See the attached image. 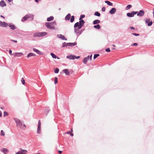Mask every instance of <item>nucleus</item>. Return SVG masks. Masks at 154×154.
<instances>
[{
	"label": "nucleus",
	"mask_w": 154,
	"mask_h": 154,
	"mask_svg": "<svg viewBox=\"0 0 154 154\" xmlns=\"http://www.w3.org/2000/svg\"><path fill=\"white\" fill-rule=\"evenodd\" d=\"M46 27L50 29L55 30V26L57 25V23L55 21H54L51 22H47L45 24Z\"/></svg>",
	"instance_id": "obj_1"
},
{
	"label": "nucleus",
	"mask_w": 154,
	"mask_h": 154,
	"mask_svg": "<svg viewBox=\"0 0 154 154\" xmlns=\"http://www.w3.org/2000/svg\"><path fill=\"white\" fill-rule=\"evenodd\" d=\"M85 22L83 20H79V22H76L74 25V28L78 27V29H80L84 25Z\"/></svg>",
	"instance_id": "obj_2"
},
{
	"label": "nucleus",
	"mask_w": 154,
	"mask_h": 154,
	"mask_svg": "<svg viewBox=\"0 0 154 154\" xmlns=\"http://www.w3.org/2000/svg\"><path fill=\"white\" fill-rule=\"evenodd\" d=\"M14 120L16 122L17 126H19L21 129H23L22 125L24 123L23 121L17 118L14 119Z\"/></svg>",
	"instance_id": "obj_3"
},
{
	"label": "nucleus",
	"mask_w": 154,
	"mask_h": 154,
	"mask_svg": "<svg viewBox=\"0 0 154 154\" xmlns=\"http://www.w3.org/2000/svg\"><path fill=\"white\" fill-rule=\"evenodd\" d=\"M79 29H78V27L74 28V32L77 37H78L79 35L81 34L82 32L84 30V29H81L80 30H79Z\"/></svg>",
	"instance_id": "obj_4"
},
{
	"label": "nucleus",
	"mask_w": 154,
	"mask_h": 154,
	"mask_svg": "<svg viewBox=\"0 0 154 154\" xmlns=\"http://www.w3.org/2000/svg\"><path fill=\"white\" fill-rule=\"evenodd\" d=\"M138 11H132L131 13H128L127 14V15L129 17H132L134 15L136 14Z\"/></svg>",
	"instance_id": "obj_5"
},
{
	"label": "nucleus",
	"mask_w": 154,
	"mask_h": 154,
	"mask_svg": "<svg viewBox=\"0 0 154 154\" xmlns=\"http://www.w3.org/2000/svg\"><path fill=\"white\" fill-rule=\"evenodd\" d=\"M21 151H19L15 154H26L27 151L26 150L23 149L21 148H20Z\"/></svg>",
	"instance_id": "obj_6"
},
{
	"label": "nucleus",
	"mask_w": 154,
	"mask_h": 154,
	"mask_svg": "<svg viewBox=\"0 0 154 154\" xmlns=\"http://www.w3.org/2000/svg\"><path fill=\"white\" fill-rule=\"evenodd\" d=\"M145 21L146 23L147 24L148 26H151L152 24V21H150V19L149 18H147L145 20Z\"/></svg>",
	"instance_id": "obj_7"
},
{
	"label": "nucleus",
	"mask_w": 154,
	"mask_h": 154,
	"mask_svg": "<svg viewBox=\"0 0 154 154\" xmlns=\"http://www.w3.org/2000/svg\"><path fill=\"white\" fill-rule=\"evenodd\" d=\"M8 25L7 23L5 22L0 21V26L2 27H7Z\"/></svg>",
	"instance_id": "obj_8"
},
{
	"label": "nucleus",
	"mask_w": 154,
	"mask_h": 154,
	"mask_svg": "<svg viewBox=\"0 0 154 154\" xmlns=\"http://www.w3.org/2000/svg\"><path fill=\"white\" fill-rule=\"evenodd\" d=\"M57 36L59 38H61L63 40H67V38H66L63 35L61 34H58L57 35Z\"/></svg>",
	"instance_id": "obj_9"
},
{
	"label": "nucleus",
	"mask_w": 154,
	"mask_h": 154,
	"mask_svg": "<svg viewBox=\"0 0 154 154\" xmlns=\"http://www.w3.org/2000/svg\"><path fill=\"white\" fill-rule=\"evenodd\" d=\"M137 16H138L141 17L144 15V11L141 10H140L138 13H137Z\"/></svg>",
	"instance_id": "obj_10"
},
{
	"label": "nucleus",
	"mask_w": 154,
	"mask_h": 154,
	"mask_svg": "<svg viewBox=\"0 0 154 154\" xmlns=\"http://www.w3.org/2000/svg\"><path fill=\"white\" fill-rule=\"evenodd\" d=\"M8 26L13 30H14L17 28L15 25L13 24L12 23L9 24Z\"/></svg>",
	"instance_id": "obj_11"
},
{
	"label": "nucleus",
	"mask_w": 154,
	"mask_h": 154,
	"mask_svg": "<svg viewBox=\"0 0 154 154\" xmlns=\"http://www.w3.org/2000/svg\"><path fill=\"white\" fill-rule=\"evenodd\" d=\"M116 9L115 8H112L109 11V13L112 14H114L116 11Z\"/></svg>",
	"instance_id": "obj_12"
},
{
	"label": "nucleus",
	"mask_w": 154,
	"mask_h": 154,
	"mask_svg": "<svg viewBox=\"0 0 154 154\" xmlns=\"http://www.w3.org/2000/svg\"><path fill=\"white\" fill-rule=\"evenodd\" d=\"M75 56L74 55H70L67 56L66 57V58L67 59H69L70 60H74L75 59Z\"/></svg>",
	"instance_id": "obj_13"
},
{
	"label": "nucleus",
	"mask_w": 154,
	"mask_h": 154,
	"mask_svg": "<svg viewBox=\"0 0 154 154\" xmlns=\"http://www.w3.org/2000/svg\"><path fill=\"white\" fill-rule=\"evenodd\" d=\"M28 19H29V20H32L33 19V17L34 15L32 14H27Z\"/></svg>",
	"instance_id": "obj_14"
},
{
	"label": "nucleus",
	"mask_w": 154,
	"mask_h": 154,
	"mask_svg": "<svg viewBox=\"0 0 154 154\" xmlns=\"http://www.w3.org/2000/svg\"><path fill=\"white\" fill-rule=\"evenodd\" d=\"M6 5V4L4 0H2L0 2V6L1 7H4Z\"/></svg>",
	"instance_id": "obj_15"
},
{
	"label": "nucleus",
	"mask_w": 154,
	"mask_h": 154,
	"mask_svg": "<svg viewBox=\"0 0 154 154\" xmlns=\"http://www.w3.org/2000/svg\"><path fill=\"white\" fill-rule=\"evenodd\" d=\"M63 72H64L66 75H69V72L68 69H64Z\"/></svg>",
	"instance_id": "obj_16"
},
{
	"label": "nucleus",
	"mask_w": 154,
	"mask_h": 154,
	"mask_svg": "<svg viewBox=\"0 0 154 154\" xmlns=\"http://www.w3.org/2000/svg\"><path fill=\"white\" fill-rule=\"evenodd\" d=\"M36 56V54L32 53H29L27 56V58H29L32 57H35Z\"/></svg>",
	"instance_id": "obj_17"
},
{
	"label": "nucleus",
	"mask_w": 154,
	"mask_h": 154,
	"mask_svg": "<svg viewBox=\"0 0 154 154\" xmlns=\"http://www.w3.org/2000/svg\"><path fill=\"white\" fill-rule=\"evenodd\" d=\"M33 50L36 52V53H37L39 55H41L42 54L41 53V52L35 48H33Z\"/></svg>",
	"instance_id": "obj_18"
},
{
	"label": "nucleus",
	"mask_w": 154,
	"mask_h": 154,
	"mask_svg": "<svg viewBox=\"0 0 154 154\" xmlns=\"http://www.w3.org/2000/svg\"><path fill=\"white\" fill-rule=\"evenodd\" d=\"M89 59V56H88L87 57H85L83 60V63L84 64H86L88 60Z\"/></svg>",
	"instance_id": "obj_19"
},
{
	"label": "nucleus",
	"mask_w": 154,
	"mask_h": 154,
	"mask_svg": "<svg viewBox=\"0 0 154 154\" xmlns=\"http://www.w3.org/2000/svg\"><path fill=\"white\" fill-rule=\"evenodd\" d=\"M70 17H71V14L70 13H69L66 16V17H65V20H70Z\"/></svg>",
	"instance_id": "obj_20"
},
{
	"label": "nucleus",
	"mask_w": 154,
	"mask_h": 154,
	"mask_svg": "<svg viewBox=\"0 0 154 154\" xmlns=\"http://www.w3.org/2000/svg\"><path fill=\"white\" fill-rule=\"evenodd\" d=\"M28 19L27 16V14L25 16L23 17L21 19V21L22 22H24L26 20Z\"/></svg>",
	"instance_id": "obj_21"
},
{
	"label": "nucleus",
	"mask_w": 154,
	"mask_h": 154,
	"mask_svg": "<svg viewBox=\"0 0 154 154\" xmlns=\"http://www.w3.org/2000/svg\"><path fill=\"white\" fill-rule=\"evenodd\" d=\"M33 36L34 37H40V32H38L35 33L33 35Z\"/></svg>",
	"instance_id": "obj_22"
},
{
	"label": "nucleus",
	"mask_w": 154,
	"mask_h": 154,
	"mask_svg": "<svg viewBox=\"0 0 154 154\" xmlns=\"http://www.w3.org/2000/svg\"><path fill=\"white\" fill-rule=\"evenodd\" d=\"M2 152L5 154H6L8 152V150L6 148H3L2 149Z\"/></svg>",
	"instance_id": "obj_23"
},
{
	"label": "nucleus",
	"mask_w": 154,
	"mask_h": 154,
	"mask_svg": "<svg viewBox=\"0 0 154 154\" xmlns=\"http://www.w3.org/2000/svg\"><path fill=\"white\" fill-rule=\"evenodd\" d=\"M23 54L22 53H15L14 54V56L20 57L23 55Z\"/></svg>",
	"instance_id": "obj_24"
},
{
	"label": "nucleus",
	"mask_w": 154,
	"mask_h": 154,
	"mask_svg": "<svg viewBox=\"0 0 154 154\" xmlns=\"http://www.w3.org/2000/svg\"><path fill=\"white\" fill-rule=\"evenodd\" d=\"M50 110V109L49 108H47L45 109V112L46 116H47Z\"/></svg>",
	"instance_id": "obj_25"
},
{
	"label": "nucleus",
	"mask_w": 154,
	"mask_h": 154,
	"mask_svg": "<svg viewBox=\"0 0 154 154\" xmlns=\"http://www.w3.org/2000/svg\"><path fill=\"white\" fill-rule=\"evenodd\" d=\"M100 23V21L98 20H94L93 22V24L94 25L98 24Z\"/></svg>",
	"instance_id": "obj_26"
},
{
	"label": "nucleus",
	"mask_w": 154,
	"mask_h": 154,
	"mask_svg": "<svg viewBox=\"0 0 154 154\" xmlns=\"http://www.w3.org/2000/svg\"><path fill=\"white\" fill-rule=\"evenodd\" d=\"M67 46H69L68 43H66L64 42L63 43L61 47L64 48L65 47H67Z\"/></svg>",
	"instance_id": "obj_27"
},
{
	"label": "nucleus",
	"mask_w": 154,
	"mask_h": 154,
	"mask_svg": "<svg viewBox=\"0 0 154 154\" xmlns=\"http://www.w3.org/2000/svg\"><path fill=\"white\" fill-rule=\"evenodd\" d=\"M54 17L53 16H50V17H48L47 18V20L48 21H50L53 20Z\"/></svg>",
	"instance_id": "obj_28"
},
{
	"label": "nucleus",
	"mask_w": 154,
	"mask_h": 154,
	"mask_svg": "<svg viewBox=\"0 0 154 154\" xmlns=\"http://www.w3.org/2000/svg\"><path fill=\"white\" fill-rule=\"evenodd\" d=\"M69 46H75L76 45V42H74V43H68Z\"/></svg>",
	"instance_id": "obj_29"
},
{
	"label": "nucleus",
	"mask_w": 154,
	"mask_h": 154,
	"mask_svg": "<svg viewBox=\"0 0 154 154\" xmlns=\"http://www.w3.org/2000/svg\"><path fill=\"white\" fill-rule=\"evenodd\" d=\"M105 2V3H106L109 6H112L113 5V4L109 1H106Z\"/></svg>",
	"instance_id": "obj_30"
},
{
	"label": "nucleus",
	"mask_w": 154,
	"mask_h": 154,
	"mask_svg": "<svg viewBox=\"0 0 154 154\" xmlns=\"http://www.w3.org/2000/svg\"><path fill=\"white\" fill-rule=\"evenodd\" d=\"M94 27L97 29H99L100 28V26L99 24H97L96 25H94Z\"/></svg>",
	"instance_id": "obj_31"
},
{
	"label": "nucleus",
	"mask_w": 154,
	"mask_h": 154,
	"mask_svg": "<svg viewBox=\"0 0 154 154\" xmlns=\"http://www.w3.org/2000/svg\"><path fill=\"white\" fill-rule=\"evenodd\" d=\"M41 37L45 36L47 34V33L45 32H41Z\"/></svg>",
	"instance_id": "obj_32"
},
{
	"label": "nucleus",
	"mask_w": 154,
	"mask_h": 154,
	"mask_svg": "<svg viewBox=\"0 0 154 154\" xmlns=\"http://www.w3.org/2000/svg\"><path fill=\"white\" fill-rule=\"evenodd\" d=\"M41 127H38L37 132L38 134H40L41 133Z\"/></svg>",
	"instance_id": "obj_33"
},
{
	"label": "nucleus",
	"mask_w": 154,
	"mask_h": 154,
	"mask_svg": "<svg viewBox=\"0 0 154 154\" xmlns=\"http://www.w3.org/2000/svg\"><path fill=\"white\" fill-rule=\"evenodd\" d=\"M50 54L52 58H56L57 56L54 54L52 53H51Z\"/></svg>",
	"instance_id": "obj_34"
},
{
	"label": "nucleus",
	"mask_w": 154,
	"mask_h": 154,
	"mask_svg": "<svg viewBox=\"0 0 154 154\" xmlns=\"http://www.w3.org/2000/svg\"><path fill=\"white\" fill-rule=\"evenodd\" d=\"M94 14L95 15L98 17H100V14L97 11L95 12Z\"/></svg>",
	"instance_id": "obj_35"
},
{
	"label": "nucleus",
	"mask_w": 154,
	"mask_h": 154,
	"mask_svg": "<svg viewBox=\"0 0 154 154\" xmlns=\"http://www.w3.org/2000/svg\"><path fill=\"white\" fill-rule=\"evenodd\" d=\"M75 19V17L74 16H72L71 17V18L70 19V21L72 23L73 22Z\"/></svg>",
	"instance_id": "obj_36"
},
{
	"label": "nucleus",
	"mask_w": 154,
	"mask_h": 154,
	"mask_svg": "<svg viewBox=\"0 0 154 154\" xmlns=\"http://www.w3.org/2000/svg\"><path fill=\"white\" fill-rule=\"evenodd\" d=\"M131 7H132V5H129L127 6V7H126V9L128 10V9H130Z\"/></svg>",
	"instance_id": "obj_37"
},
{
	"label": "nucleus",
	"mask_w": 154,
	"mask_h": 154,
	"mask_svg": "<svg viewBox=\"0 0 154 154\" xmlns=\"http://www.w3.org/2000/svg\"><path fill=\"white\" fill-rule=\"evenodd\" d=\"M59 71V69L58 68H57L54 69V72L55 73H58Z\"/></svg>",
	"instance_id": "obj_38"
},
{
	"label": "nucleus",
	"mask_w": 154,
	"mask_h": 154,
	"mask_svg": "<svg viewBox=\"0 0 154 154\" xmlns=\"http://www.w3.org/2000/svg\"><path fill=\"white\" fill-rule=\"evenodd\" d=\"M1 135V136H4L5 135V133L4 132V131L2 130L1 131V134H0Z\"/></svg>",
	"instance_id": "obj_39"
},
{
	"label": "nucleus",
	"mask_w": 154,
	"mask_h": 154,
	"mask_svg": "<svg viewBox=\"0 0 154 154\" xmlns=\"http://www.w3.org/2000/svg\"><path fill=\"white\" fill-rule=\"evenodd\" d=\"M85 17V15H84V14L81 15L80 16V17L79 18V20H83L82 19H83V18H84Z\"/></svg>",
	"instance_id": "obj_40"
},
{
	"label": "nucleus",
	"mask_w": 154,
	"mask_h": 154,
	"mask_svg": "<svg viewBox=\"0 0 154 154\" xmlns=\"http://www.w3.org/2000/svg\"><path fill=\"white\" fill-rule=\"evenodd\" d=\"M100 55L98 54H94V59H95L99 56Z\"/></svg>",
	"instance_id": "obj_41"
},
{
	"label": "nucleus",
	"mask_w": 154,
	"mask_h": 154,
	"mask_svg": "<svg viewBox=\"0 0 154 154\" xmlns=\"http://www.w3.org/2000/svg\"><path fill=\"white\" fill-rule=\"evenodd\" d=\"M57 79H58L57 77H55V78L54 82L55 84H56L58 82Z\"/></svg>",
	"instance_id": "obj_42"
},
{
	"label": "nucleus",
	"mask_w": 154,
	"mask_h": 154,
	"mask_svg": "<svg viewBox=\"0 0 154 154\" xmlns=\"http://www.w3.org/2000/svg\"><path fill=\"white\" fill-rule=\"evenodd\" d=\"M21 82L24 85L25 84V80H24L23 78H22L21 79Z\"/></svg>",
	"instance_id": "obj_43"
},
{
	"label": "nucleus",
	"mask_w": 154,
	"mask_h": 154,
	"mask_svg": "<svg viewBox=\"0 0 154 154\" xmlns=\"http://www.w3.org/2000/svg\"><path fill=\"white\" fill-rule=\"evenodd\" d=\"M8 115V113L7 112H4V116H7Z\"/></svg>",
	"instance_id": "obj_44"
},
{
	"label": "nucleus",
	"mask_w": 154,
	"mask_h": 154,
	"mask_svg": "<svg viewBox=\"0 0 154 154\" xmlns=\"http://www.w3.org/2000/svg\"><path fill=\"white\" fill-rule=\"evenodd\" d=\"M106 51L107 52H109L110 51V50L109 48H107L106 49Z\"/></svg>",
	"instance_id": "obj_45"
},
{
	"label": "nucleus",
	"mask_w": 154,
	"mask_h": 154,
	"mask_svg": "<svg viewBox=\"0 0 154 154\" xmlns=\"http://www.w3.org/2000/svg\"><path fill=\"white\" fill-rule=\"evenodd\" d=\"M38 127H41V122L40 120L38 122Z\"/></svg>",
	"instance_id": "obj_46"
},
{
	"label": "nucleus",
	"mask_w": 154,
	"mask_h": 154,
	"mask_svg": "<svg viewBox=\"0 0 154 154\" xmlns=\"http://www.w3.org/2000/svg\"><path fill=\"white\" fill-rule=\"evenodd\" d=\"M106 8L104 7H103L102 8V11L103 12H104L105 11Z\"/></svg>",
	"instance_id": "obj_47"
},
{
	"label": "nucleus",
	"mask_w": 154,
	"mask_h": 154,
	"mask_svg": "<svg viewBox=\"0 0 154 154\" xmlns=\"http://www.w3.org/2000/svg\"><path fill=\"white\" fill-rule=\"evenodd\" d=\"M132 34L135 36H139L140 35V34H137L136 33H133Z\"/></svg>",
	"instance_id": "obj_48"
},
{
	"label": "nucleus",
	"mask_w": 154,
	"mask_h": 154,
	"mask_svg": "<svg viewBox=\"0 0 154 154\" xmlns=\"http://www.w3.org/2000/svg\"><path fill=\"white\" fill-rule=\"evenodd\" d=\"M137 44L136 43H134L133 44L131 45V46H136L137 45Z\"/></svg>",
	"instance_id": "obj_49"
},
{
	"label": "nucleus",
	"mask_w": 154,
	"mask_h": 154,
	"mask_svg": "<svg viewBox=\"0 0 154 154\" xmlns=\"http://www.w3.org/2000/svg\"><path fill=\"white\" fill-rule=\"evenodd\" d=\"M92 55H91L89 57V59H90V60H92Z\"/></svg>",
	"instance_id": "obj_50"
},
{
	"label": "nucleus",
	"mask_w": 154,
	"mask_h": 154,
	"mask_svg": "<svg viewBox=\"0 0 154 154\" xmlns=\"http://www.w3.org/2000/svg\"><path fill=\"white\" fill-rule=\"evenodd\" d=\"M9 52L10 54H12V51L11 49L9 50Z\"/></svg>",
	"instance_id": "obj_51"
},
{
	"label": "nucleus",
	"mask_w": 154,
	"mask_h": 154,
	"mask_svg": "<svg viewBox=\"0 0 154 154\" xmlns=\"http://www.w3.org/2000/svg\"><path fill=\"white\" fill-rule=\"evenodd\" d=\"M130 28L131 29H135V28L132 27V26H130Z\"/></svg>",
	"instance_id": "obj_52"
},
{
	"label": "nucleus",
	"mask_w": 154,
	"mask_h": 154,
	"mask_svg": "<svg viewBox=\"0 0 154 154\" xmlns=\"http://www.w3.org/2000/svg\"><path fill=\"white\" fill-rule=\"evenodd\" d=\"M11 41H12L13 42H15V43H17V41L16 40H11Z\"/></svg>",
	"instance_id": "obj_53"
},
{
	"label": "nucleus",
	"mask_w": 154,
	"mask_h": 154,
	"mask_svg": "<svg viewBox=\"0 0 154 154\" xmlns=\"http://www.w3.org/2000/svg\"><path fill=\"white\" fill-rule=\"evenodd\" d=\"M80 57V56H77V57H76L75 56V59L76 58L77 59H78Z\"/></svg>",
	"instance_id": "obj_54"
},
{
	"label": "nucleus",
	"mask_w": 154,
	"mask_h": 154,
	"mask_svg": "<svg viewBox=\"0 0 154 154\" xmlns=\"http://www.w3.org/2000/svg\"><path fill=\"white\" fill-rule=\"evenodd\" d=\"M2 116V112L0 111V117H1Z\"/></svg>",
	"instance_id": "obj_55"
},
{
	"label": "nucleus",
	"mask_w": 154,
	"mask_h": 154,
	"mask_svg": "<svg viewBox=\"0 0 154 154\" xmlns=\"http://www.w3.org/2000/svg\"><path fill=\"white\" fill-rule=\"evenodd\" d=\"M58 152L60 154H61L62 153V151L59 150L58 151Z\"/></svg>",
	"instance_id": "obj_56"
},
{
	"label": "nucleus",
	"mask_w": 154,
	"mask_h": 154,
	"mask_svg": "<svg viewBox=\"0 0 154 154\" xmlns=\"http://www.w3.org/2000/svg\"><path fill=\"white\" fill-rule=\"evenodd\" d=\"M0 108L2 109H4V107L3 106H2L0 107Z\"/></svg>",
	"instance_id": "obj_57"
},
{
	"label": "nucleus",
	"mask_w": 154,
	"mask_h": 154,
	"mask_svg": "<svg viewBox=\"0 0 154 154\" xmlns=\"http://www.w3.org/2000/svg\"><path fill=\"white\" fill-rule=\"evenodd\" d=\"M70 135L71 136H73V133H70Z\"/></svg>",
	"instance_id": "obj_58"
},
{
	"label": "nucleus",
	"mask_w": 154,
	"mask_h": 154,
	"mask_svg": "<svg viewBox=\"0 0 154 154\" xmlns=\"http://www.w3.org/2000/svg\"><path fill=\"white\" fill-rule=\"evenodd\" d=\"M35 2L36 3L38 2L39 0H35Z\"/></svg>",
	"instance_id": "obj_59"
},
{
	"label": "nucleus",
	"mask_w": 154,
	"mask_h": 154,
	"mask_svg": "<svg viewBox=\"0 0 154 154\" xmlns=\"http://www.w3.org/2000/svg\"><path fill=\"white\" fill-rule=\"evenodd\" d=\"M23 126L24 127H25V128H26V125L25 124H23Z\"/></svg>",
	"instance_id": "obj_60"
},
{
	"label": "nucleus",
	"mask_w": 154,
	"mask_h": 154,
	"mask_svg": "<svg viewBox=\"0 0 154 154\" xmlns=\"http://www.w3.org/2000/svg\"><path fill=\"white\" fill-rule=\"evenodd\" d=\"M0 16H1V17H2V18H5V17L3 16L2 15H1Z\"/></svg>",
	"instance_id": "obj_61"
},
{
	"label": "nucleus",
	"mask_w": 154,
	"mask_h": 154,
	"mask_svg": "<svg viewBox=\"0 0 154 154\" xmlns=\"http://www.w3.org/2000/svg\"><path fill=\"white\" fill-rule=\"evenodd\" d=\"M67 133V134H70V133H70V131H69V132H67V133Z\"/></svg>",
	"instance_id": "obj_62"
},
{
	"label": "nucleus",
	"mask_w": 154,
	"mask_h": 154,
	"mask_svg": "<svg viewBox=\"0 0 154 154\" xmlns=\"http://www.w3.org/2000/svg\"><path fill=\"white\" fill-rule=\"evenodd\" d=\"M8 1L9 2H11V1H13V0H8Z\"/></svg>",
	"instance_id": "obj_63"
},
{
	"label": "nucleus",
	"mask_w": 154,
	"mask_h": 154,
	"mask_svg": "<svg viewBox=\"0 0 154 154\" xmlns=\"http://www.w3.org/2000/svg\"><path fill=\"white\" fill-rule=\"evenodd\" d=\"M56 58H57V59H60V58H59V57H58L57 56V57H56Z\"/></svg>",
	"instance_id": "obj_64"
}]
</instances>
